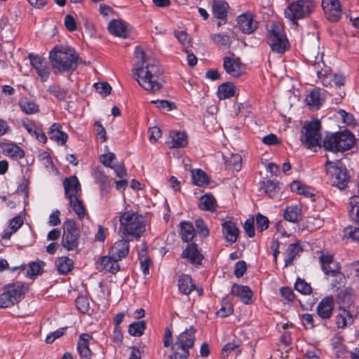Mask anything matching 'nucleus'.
Wrapping results in <instances>:
<instances>
[{
  "instance_id": "nucleus-45",
  "label": "nucleus",
  "mask_w": 359,
  "mask_h": 359,
  "mask_svg": "<svg viewBox=\"0 0 359 359\" xmlns=\"http://www.w3.org/2000/svg\"><path fill=\"white\" fill-rule=\"evenodd\" d=\"M348 214L353 220L359 224V196L350 198Z\"/></svg>"
},
{
  "instance_id": "nucleus-42",
  "label": "nucleus",
  "mask_w": 359,
  "mask_h": 359,
  "mask_svg": "<svg viewBox=\"0 0 359 359\" xmlns=\"http://www.w3.org/2000/svg\"><path fill=\"white\" fill-rule=\"evenodd\" d=\"M19 106L21 110L27 114H33L39 111V105L32 100L22 98L19 101Z\"/></svg>"
},
{
  "instance_id": "nucleus-41",
  "label": "nucleus",
  "mask_w": 359,
  "mask_h": 359,
  "mask_svg": "<svg viewBox=\"0 0 359 359\" xmlns=\"http://www.w3.org/2000/svg\"><path fill=\"white\" fill-rule=\"evenodd\" d=\"M180 235L184 242L191 241L195 236V229L190 222H183L180 223Z\"/></svg>"
},
{
  "instance_id": "nucleus-60",
  "label": "nucleus",
  "mask_w": 359,
  "mask_h": 359,
  "mask_svg": "<svg viewBox=\"0 0 359 359\" xmlns=\"http://www.w3.org/2000/svg\"><path fill=\"white\" fill-rule=\"evenodd\" d=\"M151 103L155 104L156 106L162 109H167L168 111H171L172 109L175 108V105L172 102H170L167 100H152Z\"/></svg>"
},
{
  "instance_id": "nucleus-64",
  "label": "nucleus",
  "mask_w": 359,
  "mask_h": 359,
  "mask_svg": "<svg viewBox=\"0 0 359 359\" xmlns=\"http://www.w3.org/2000/svg\"><path fill=\"white\" fill-rule=\"evenodd\" d=\"M76 305L77 309L82 313H85L88 311V303L85 297H79L76 300Z\"/></svg>"
},
{
  "instance_id": "nucleus-3",
  "label": "nucleus",
  "mask_w": 359,
  "mask_h": 359,
  "mask_svg": "<svg viewBox=\"0 0 359 359\" xmlns=\"http://www.w3.org/2000/svg\"><path fill=\"white\" fill-rule=\"evenodd\" d=\"M49 59L54 72H73L78 65L79 56L76 52L65 46H56L49 53Z\"/></svg>"
},
{
  "instance_id": "nucleus-31",
  "label": "nucleus",
  "mask_w": 359,
  "mask_h": 359,
  "mask_svg": "<svg viewBox=\"0 0 359 359\" xmlns=\"http://www.w3.org/2000/svg\"><path fill=\"white\" fill-rule=\"evenodd\" d=\"M170 148H183L188 144L187 135L184 132L175 131L170 133Z\"/></svg>"
},
{
  "instance_id": "nucleus-50",
  "label": "nucleus",
  "mask_w": 359,
  "mask_h": 359,
  "mask_svg": "<svg viewBox=\"0 0 359 359\" xmlns=\"http://www.w3.org/2000/svg\"><path fill=\"white\" fill-rule=\"evenodd\" d=\"M210 38L214 43L217 46L229 47L231 43V37L227 34H213Z\"/></svg>"
},
{
  "instance_id": "nucleus-38",
  "label": "nucleus",
  "mask_w": 359,
  "mask_h": 359,
  "mask_svg": "<svg viewBox=\"0 0 359 359\" xmlns=\"http://www.w3.org/2000/svg\"><path fill=\"white\" fill-rule=\"evenodd\" d=\"M236 93V86L231 83H224L219 86L217 95L220 100L233 97Z\"/></svg>"
},
{
  "instance_id": "nucleus-52",
  "label": "nucleus",
  "mask_w": 359,
  "mask_h": 359,
  "mask_svg": "<svg viewBox=\"0 0 359 359\" xmlns=\"http://www.w3.org/2000/svg\"><path fill=\"white\" fill-rule=\"evenodd\" d=\"M48 91L60 100H64L69 97L68 91L57 86H49Z\"/></svg>"
},
{
  "instance_id": "nucleus-57",
  "label": "nucleus",
  "mask_w": 359,
  "mask_h": 359,
  "mask_svg": "<svg viewBox=\"0 0 359 359\" xmlns=\"http://www.w3.org/2000/svg\"><path fill=\"white\" fill-rule=\"evenodd\" d=\"M277 185L271 180H266L263 182L262 189L264 192L272 198L274 196L276 191Z\"/></svg>"
},
{
  "instance_id": "nucleus-5",
  "label": "nucleus",
  "mask_w": 359,
  "mask_h": 359,
  "mask_svg": "<svg viewBox=\"0 0 359 359\" xmlns=\"http://www.w3.org/2000/svg\"><path fill=\"white\" fill-rule=\"evenodd\" d=\"M320 129V121L317 119L304 123L302 128L300 140L307 149L316 151L317 147H322Z\"/></svg>"
},
{
  "instance_id": "nucleus-33",
  "label": "nucleus",
  "mask_w": 359,
  "mask_h": 359,
  "mask_svg": "<svg viewBox=\"0 0 359 359\" xmlns=\"http://www.w3.org/2000/svg\"><path fill=\"white\" fill-rule=\"evenodd\" d=\"M223 158L226 168L235 171H239L241 170L242 157L240 154H229V155H224Z\"/></svg>"
},
{
  "instance_id": "nucleus-20",
  "label": "nucleus",
  "mask_w": 359,
  "mask_h": 359,
  "mask_svg": "<svg viewBox=\"0 0 359 359\" xmlns=\"http://www.w3.org/2000/svg\"><path fill=\"white\" fill-rule=\"evenodd\" d=\"M231 293L238 297L245 304H251L253 302V292L248 286L233 284L231 287Z\"/></svg>"
},
{
  "instance_id": "nucleus-26",
  "label": "nucleus",
  "mask_w": 359,
  "mask_h": 359,
  "mask_svg": "<svg viewBox=\"0 0 359 359\" xmlns=\"http://www.w3.org/2000/svg\"><path fill=\"white\" fill-rule=\"evenodd\" d=\"M48 133L50 140L62 145L65 144L68 139L67 134L62 130V126L57 123H53L50 127Z\"/></svg>"
},
{
  "instance_id": "nucleus-10",
  "label": "nucleus",
  "mask_w": 359,
  "mask_h": 359,
  "mask_svg": "<svg viewBox=\"0 0 359 359\" xmlns=\"http://www.w3.org/2000/svg\"><path fill=\"white\" fill-rule=\"evenodd\" d=\"M80 238V231L73 219H67L64 223V232L62 243L68 250L77 248Z\"/></svg>"
},
{
  "instance_id": "nucleus-24",
  "label": "nucleus",
  "mask_w": 359,
  "mask_h": 359,
  "mask_svg": "<svg viewBox=\"0 0 359 359\" xmlns=\"http://www.w3.org/2000/svg\"><path fill=\"white\" fill-rule=\"evenodd\" d=\"M182 256L193 264H201L203 259V255L199 252L197 245L194 243L188 245L182 252Z\"/></svg>"
},
{
  "instance_id": "nucleus-23",
  "label": "nucleus",
  "mask_w": 359,
  "mask_h": 359,
  "mask_svg": "<svg viewBox=\"0 0 359 359\" xmlns=\"http://www.w3.org/2000/svg\"><path fill=\"white\" fill-rule=\"evenodd\" d=\"M108 29L111 34L124 39L127 38L130 34L128 25L121 20H111L109 23Z\"/></svg>"
},
{
  "instance_id": "nucleus-47",
  "label": "nucleus",
  "mask_w": 359,
  "mask_h": 359,
  "mask_svg": "<svg viewBox=\"0 0 359 359\" xmlns=\"http://www.w3.org/2000/svg\"><path fill=\"white\" fill-rule=\"evenodd\" d=\"M301 248L297 244H290L288 245L286 250V257L285 259V266L287 267L292 264L295 257L300 252Z\"/></svg>"
},
{
  "instance_id": "nucleus-15",
  "label": "nucleus",
  "mask_w": 359,
  "mask_h": 359,
  "mask_svg": "<svg viewBox=\"0 0 359 359\" xmlns=\"http://www.w3.org/2000/svg\"><path fill=\"white\" fill-rule=\"evenodd\" d=\"M322 7L328 20L338 21L341 15L339 0H322Z\"/></svg>"
},
{
  "instance_id": "nucleus-14",
  "label": "nucleus",
  "mask_w": 359,
  "mask_h": 359,
  "mask_svg": "<svg viewBox=\"0 0 359 359\" xmlns=\"http://www.w3.org/2000/svg\"><path fill=\"white\" fill-rule=\"evenodd\" d=\"M29 58L30 59L31 65L36 71L41 81L42 82L46 81L49 77L50 70L46 60L32 53L29 55Z\"/></svg>"
},
{
  "instance_id": "nucleus-13",
  "label": "nucleus",
  "mask_w": 359,
  "mask_h": 359,
  "mask_svg": "<svg viewBox=\"0 0 359 359\" xmlns=\"http://www.w3.org/2000/svg\"><path fill=\"white\" fill-rule=\"evenodd\" d=\"M223 67L225 72L233 78H239L245 73V65L234 55L224 57Z\"/></svg>"
},
{
  "instance_id": "nucleus-49",
  "label": "nucleus",
  "mask_w": 359,
  "mask_h": 359,
  "mask_svg": "<svg viewBox=\"0 0 359 359\" xmlns=\"http://www.w3.org/2000/svg\"><path fill=\"white\" fill-rule=\"evenodd\" d=\"M174 35L177 39L178 41L182 44L184 50L191 47V38L185 31H175Z\"/></svg>"
},
{
  "instance_id": "nucleus-39",
  "label": "nucleus",
  "mask_w": 359,
  "mask_h": 359,
  "mask_svg": "<svg viewBox=\"0 0 359 359\" xmlns=\"http://www.w3.org/2000/svg\"><path fill=\"white\" fill-rule=\"evenodd\" d=\"M323 147L327 151L341 152L340 148L338 147V140L336 133L327 135L323 141Z\"/></svg>"
},
{
  "instance_id": "nucleus-55",
  "label": "nucleus",
  "mask_w": 359,
  "mask_h": 359,
  "mask_svg": "<svg viewBox=\"0 0 359 359\" xmlns=\"http://www.w3.org/2000/svg\"><path fill=\"white\" fill-rule=\"evenodd\" d=\"M45 263L42 261L34 262L29 264V270L27 273L29 276H36L42 272Z\"/></svg>"
},
{
  "instance_id": "nucleus-18",
  "label": "nucleus",
  "mask_w": 359,
  "mask_h": 359,
  "mask_svg": "<svg viewBox=\"0 0 359 359\" xmlns=\"http://www.w3.org/2000/svg\"><path fill=\"white\" fill-rule=\"evenodd\" d=\"M97 269L101 272L115 274L119 271L118 262L111 255L104 256L97 262Z\"/></svg>"
},
{
  "instance_id": "nucleus-51",
  "label": "nucleus",
  "mask_w": 359,
  "mask_h": 359,
  "mask_svg": "<svg viewBox=\"0 0 359 359\" xmlns=\"http://www.w3.org/2000/svg\"><path fill=\"white\" fill-rule=\"evenodd\" d=\"M233 309L232 304L228 300L227 298H224L222 301L221 309L217 311V315L221 318L227 317L233 313Z\"/></svg>"
},
{
  "instance_id": "nucleus-7",
  "label": "nucleus",
  "mask_w": 359,
  "mask_h": 359,
  "mask_svg": "<svg viewBox=\"0 0 359 359\" xmlns=\"http://www.w3.org/2000/svg\"><path fill=\"white\" fill-rule=\"evenodd\" d=\"M326 173L330 176L332 185L341 189L346 187L350 176L345 166L339 161L327 160L325 163Z\"/></svg>"
},
{
  "instance_id": "nucleus-37",
  "label": "nucleus",
  "mask_w": 359,
  "mask_h": 359,
  "mask_svg": "<svg viewBox=\"0 0 359 359\" xmlns=\"http://www.w3.org/2000/svg\"><path fill=\"white\" fill-rule=\"evenodd\" d=\"M335 322L338 328L343 329L351 325L353 322V319L349 311L342 309L336 316Z\"/></svg>"
},
{
  "instance_id": "nucleus-43",
  "label": "nucleus",
  "mask_w": 359,
  "mask_h": 359,
  "mask_svg": "<svg viewBox=\"0 0 359 359\" xmlns=\"http://www.w3.org/2000/svg\"><path fill=\"white\" fill-rule=\"evenodd\" d=\"M198 206L202 210L212 212L217 207L216 201L212 196L206 194L201 197Z\"/></svg>"
},
{
  "instance_id": "nucleus-58",
  "label": "nucleus",
  "mask_w": 359,
  "mask_h": 359,
  "mask_svg": "<svg viewBox=\"0 0 359 359\" xmlns=\"http://www.w3.org/2000/svg\"><path fill=\"white\" fill-rule=\"evenodd\" d=\"M139 259L140 262L141 269L144 274L149 273V269L151 264V260L146 255L139 253Z\"/></svg>"
},
{
  "instance_id": "nucleus-40",
  "label": "nucleus",
  "mask_w": 359,
  "mask_h": 359,
  "mask_svg": "<svg viewBox=\"0 0 359 359\" xmlns=\"http://www.w3.org/2000/svg\"><path fill=\"white\" fill-rule=\"evenodd\" d=\"M284 218L290 222H298L302 218L301 209L297 205L287 207L284 212Z\"/></svg>"
},
{
  "instance_id": "nucleus-2",
  "label": "nucleus",
  "mask_w": 359,
  "mask_h": 359,
  "mask_svg": "<svg viewBox=\"0 0 359 359\" xmlns=\"http://www.w3.org/2000/svg\"><path fill=\"white\" fill-rule=\"evenodd\" d=\"M119 222V231L122 237L139 239L146 231L147 220L143 215L128 210L120 215Z\"/></svg>"
},
{
  "instance_id": "nucleus-54",
  "label": "nucleus",
  "mask_w": 359,
  "mask_h": 359,
  "mask_svg": "<svg viewBox=\"0 0 359 359\" xmlns=\"http://www.w3.org/2000/svg\"><path fill=\"white\" fill-rule=\"evenodd\" d=\"M294 287L298 292L304 294H309L312 291L310 285L299 278L297 279Z\"/></svg>"
},
{
  "instance_id": "nucleus-34",
  "label": "nucleus",
  "mask_w": 359,
  "mask_h": 359,
  "mask_svg": "<svg viewBox=\"0 0 359 359\" xmlns=\"http://www.w3.org/2000/svg\"><path fill=\"white\" fill-rule=\"evenodd\" d=\"M55 265L59 273L65 275L72 270L74 262L67 257H61L57 259Z\"/></svg>"
},
{
  "instance_id": "nucleus-6",
  "label": "nucleus",
  "mask_w": 359,
  "mask_h": 359,
  "mask_svg": "<svg viewBox=\"0 0 359 359\" xmlns=\"http://www.w3.org/2000/svg\"><path fill=\"white\" fill-rule=\"evenodd\" d=\"M313 0H297L290 3L285 10V15L290 20H297L308 18L315 10Z\"/></svg>"
},
{
  "instance_id": "nucleus-19",
  "label": "nucleus",
  "mask_w": 359,
  "mask_h": 359,
  "mask_svg": "<svg viewBox=\"0 0 359 359\" xmlns=\"http://www.w3.org/2000/svg\"><path fill=\"white\" fill-rule=\"evenodd\" d=\"M121 240L116 242L109 250V254L118 262L123 258H125L129 252V243L130 238L122 237Z\"/></svg>"
},
{
  "instance_id": "nucleus-28",
  "label": "nucleus",
  "mask_w": 359,
  "mask_h": 359,
  "mask_svg": "<svg viewBox=\"0 0 359 359\" xmlns=\"http://www.w3.org/2000/svg\"><path fill=\"white\" fill-rule=\"evenodd\" d=\"M338 140V147L341 151L350 149L354 144L353 135L348 132L336 133Z\"/></svg>"
},
{
  "instance_id": "nucleus-27",
  "label": "nucleus",
  "mask_w": 359,
  "mask_h": 359,
  "mask_svg": "<svg viewBox=\"0 0 359 359\" xmlns=\"http://www.w3.org/2000/svg\"><path fill=\"white\" fill-rule=\"evenodd\" d=\"M223 233L226 240L231 243H233L237 241L239 230L235 223L231 221H226L222 223Z\"/></svg>"
},
{
  "instance_id": "nucleus-32",
  "label": "nucleus",
  "mask_w": 359,
  "mask_h": 359,
  "mask_svg": "<svg viewBox=\"0 0 359 359\" xmlns=\"http://www.w3.org/2000/svg\"><path fill=\"white\" fill-rule=\"evenodd\" d=\"M178 288L184 294H189L194 289L195 285L190 276L182 274L178 279Z\"/></svg>"
},
{
  "instance_id": "nucleus-36",
  "label": "nucleus",
  "mask_w": 359,
  "mask_h": 359,
  "mask_svg": "<svg viewBox=\"0 0 359 359\" xmlns=\"http://www.w3.org/2000/svg\"><path fill=\"white\" fill-rule=\"evenodd\" d=\"M23 224V219L20 216H16L10 220L9 229L6 230L2 235L3 239L8 240L13 233H15Z\"/></svg>"
},
{
  "instance_id": "nucleus-59",
  "label": "nucleus",
  "mask_w": 359,
  "mask_h": 359,
  "mask_svg": "<svg viewBox=\"0 0 359 359\" xmlns=\"http://www.w3.org/2000/svg\"><path fill=\"white\" fill-rule=\"evenodd\" d=\"M97 92L104 96L110 94L111 87L108 83H96L94 85Z\"/></svg>"
},
{
  "instance_id": "nucleus-61",
  "label": "nucleus",
  "mask_w": 359,
  "mask_h": 359,
  "mask_svg": "<svg viewBox=\"0 0 359 359\" xmlns=\"http://www.w3.org/2000/svg\"><path fill=\"white\" fill-rule=\"evenodd\" d=\"M65 330L66 327H62L53 332L50 333L46 338V342L47 344L53 343L56 339L60 338L64 335Z\"/></svg>"
},
{
  "instance_id": "nucleus-29",
  "label": "nucleus",
  "mask_w": 359,
  "mask_h": 359,
  "mask_svg": "<svg viewBox=\"0 0 359 359\" xmlns=\"http://www.w3.org/2000/svg\"><path fill=\"white\" fill-rule=\"evenodd\" d=\"M68 200L71 209L79 219H83L85 217L88 216L83 202L81 200V196L70 198Z\"/></svg>"
},
{
  "instance_id": "nucleus-56",
  "label": "nucleus",
  "mask_w": 359,
  "mask_h": 359,
  "mask_svg": "<svg viewBox=\"0 0 359 359\" xmlns=\"http://www.w3.org/2000/svg\"><path fill=\"white\" fill-rule=\"evenodd\" d=\"M269 224V219L262 215L260 213H258L256 216V225L258 231L262 232L263 231L268 229Z\"/></svg>"
},
{
  "instance_id": "nucleus-4",
  "label": "nucleus",
  "mask_w": 359,
  "mask_h": 359,
  "mask_svg": "<svg viewBox=\"0 0 359 359\" xmlns=\"http://www.w3.org/2000/svg\"><path fill=\"white\" fill-rule=\"evenodd\" d=\"M195 330L191 327L182 332L171 347L170 359H187L194 344Z\"/></svg>"
},
{
  "instance_id": "nucleus-46",
  "label": "nucleus",
  "mask_w": 359,
  "mask_h": 359,
  "mask_svg": "<svg viewBox=\"0 0 359 359\" xmlns=\"http://www.w3.org/2000/svg\"><path fill=\"white\" fill-rule=\"evenodd\" d=\"M322 101L323 100L318 89L313 90L306 97V102L307 104L315 109L318 108V107L321 104Z\"/></svg>"
},
{
  "instance_id": "nucleus-53",
  "label": "nucleus",
  "mask_w": 359,
  "mask_h": 359,
  "mask_svg": "<svg viewBox=\"0 0 359 359\" xmlns=\"http://www.w3.org/2000/svg\"><path fill=\"white\" fill-rule=\"evenodd\" d=\"M290 188L292 191L302 194L306 197H309L312 195L309 190L299 181L292 182L290 184Z\"/></svg>"
},
{
  "instance_id": "nucleus-21",
  "label": "nucleus",
  "mask_w": 359,
  "mask_h": 359,
  "mask_svg": "<svg viewBox=\"0 0 359 359\" xmlns=\"http://www.w3.org/2000/svg\"><path fill=\"white\" fill-rule=\"evenodd\" d=\"M0 153L14 159H20L25 156L23 149L13 142H0Z\"/></svg>"
},
{
  "instance_id": "nucleus-22",
  "label": "nucleus",
  "mask_w": 359,
  "mask_h": 359,
  "mask_svg": "<svg viewBox=\"0 0 359 359\" xmlns=\"http://www.w3.org/2000/svg\"><path fill=\"white\" fill-rule=\"evenodd\" d=\"M334 299L332 297L323 298L318 304L316 309L318 316L322 319L330 318L334 309Z\"/></svg>"
},
{
  "instance_id": "nucleus-63",
  "label": "nucleus",
  "mask_w": 359,
  "mask_h": 359,
  "mask_svg": "<svg viewBox=\"0 0 359 359\" xmlns=\"http://www.w3.org/2000/svg\"><path fill=\"white\" fill-rule=\"evenodd\" d=\"M254 223H255L254 219L250 218V219H248L244 224L245 231L248 234V236L251 238L255 236Z\"/></svg>"
},
{
  "instance_id": "nucleus-1",
  "label": "nucleus",
  "mask_w": 359,
  "mask_h": 359,
  "mask_svg": "<svg viewBox=\"0 0 359 359\" xmlns=\"http://www.w3.org/2000/svg\"><path fill=\"white\" fill-rule=\"evenodd\" d=\"M134 54L137 62L133 72L139 85L151 93L160 91L163 88V79L158 63L147 57L140 46L136 47Z\"/></svg>"
},
{
  "instance_id": "nucleus-17",
  "label": "nucleus",
  "mask_w": 359,
  "mask_h": 359,
  "mask_svg": "<svg viewBox=\"0 0 359 359\" xmlns=\"http://www.w3.org/2000/svg\"><path fill=\"white\" fill-rule=\"evenodd\" d=\"M237 23L240 30L245 34H251L257 28V22L250 13H245L239 15L237 18Z\"/></svg>"
},
{
  "instance_id": "nucleus-44",
  "label": "nucleus",
  "mask_w": 359,
  "mask_h": 359,
  "mask_svg": "<svg viewBox=\"0 0 359 359\" xmlns=\"http://www.w3.org/2000/svg\"><path fill=\"white\" fill-rule=\"evenodd\" d=\"M192 180L198 187L206 186L210 182L208 176L201 169L192 170Z\"/></svg>"
},
{
  "instance_id": "nucleus-30",
  "label": "nucleus",
  "mask_w": 359,
  "mask_h": 359,
  "mask_svg": "<svg viewBox=\"0 0 359 359\" xmlns=\"http://www.w3.org/2000/svg\"><path fill=\"white\" fill-rule=\"evenodd\" d=\"M229 8L228 4L223 0H214L212 3V13L214 16L219 20H226L227 11Z\"/></svg>"
},
{
  "instance_id": "nucleus-48",
  "label": "nucleus",
  "mask_w": 359,
  "mask_h": 359,
  "mask_svg": "<svg viewBox=\"0 0 359 359\" xmlns=\"http://www.w3.org/2000/svg\"><path fill=\"white\" fill-rule=\"evenodd\" d=\"M145 329L146 323L144 321L134 322L129 325L128 332L132 336L140 337L143 334Z\"/></svg>"
},
{
  "instance_id": "nucleus-11",
  "label": "nucleus",
  "mask_w": 359,
  "mask_h": 359,
  "mask_svg": "<svg viewBox=\"0 0 359 359\" xmlns=\"http://www.w3.org/2000/svg\"><path fill=\"white\" fill-rule=\"evenodd\" d=\"M323 53H318L317 55H315V53L310 54L309 60L313 67L318 77L321 79L322 83L324 86L327 87L330 86L331 83L330 81H326V78L328 75H330L331 72L330 67L325 65L323 60Z\"/></svg>"
},
{
  "instance_id": "nucleus-9",
  "label": "nucleus",
  "mask_w": 359,
  "mask_h": 359,
  "mask_svg": "<svg viewBox=\"0 0 359 359\" xmlns=\"http://www.w3.org/2000/svg\"><path fill=\"white\" fill-rule=\"evenodd\" d=\"M268 43L273 52L280 54H283L289 48L290 44L281 24L271 25L269 30Z\"/></svg>"
},
{
  "instance_id": "nucleus-8",
  "label": "nucleus",
  "mask_w": 359,
  "mask_h": 359,
  "mask_svg": "<svg viewBox=\"0 0 359 359\" xmlns=\"http://www.w3.org/2000/svg\"><path fill=\"white\" fill-rule=\"evenodd\" d=\"M25 290L20 283L9 284L4 287L0 294V308L7 309L18 304L24 297Z\"/></svg>"
},
{
  "instance_id": "nucleus-16",
  "label": "nucleus",
  "mask_w": 359,
  "mask_h": 359,
  "mask_svg": "<svg viewBox=\"0 0 359 359\" xmlns=\"http://www.w3.org/2000/svg\"><path fill=\"white\" fill-rule=\"evenodd\" d=\"M63 185L67 198L81 196V184L76 176L65 178L63 181Z\"/></svg>"
},
{
  "instance_id": "nucleus-35",
  "label": "nucleus",
  "mask_w": 359,
  "mask_h": 359,
  "mask_svg": "<svg viewBox=\"0 0 359 359\" xmlns=\"http://www.w3.org/2000/svg\"><path fill=\"white\" fill-rule=\"evenodd\" d=\"M23 127L27 130V132L32 136L35 137L39 142L44 144L47 141V137L44 132L37 128L34 123H23Z\"/></svg>"
},
{
  "instance_id": "nucleus-62",
  "label": "nucleus",
  "mask_w": 359,
  "mask_h": 359,
  "mask_svg": "<svg viewBox=\"0 0 359 359\" xmlns=\"http://www.w3.org/2000/svg\"><path fill=\"white\" fill-rule=\"evenodd\" d=\"M247 269L246 263L244 261H239L235 264L234 274L240 278L243 276Z\"/></svg>"
},
{
  "instance_id": "nucleus-25",
  "label": "nucleus",
  "mask_w": 359,
  "mask_h": 359,
  "mask_svg": "<svg viewBox=\"0 0 359 359\" xmlns=\"http://www.w3.org/2000/svg\"><path fill=\"white\" fill-rule=\"evenodd\" d=\"M92 339V336L88 334H81L79 336L77 350L81 357L89 359L92 356V352L89 348V341Z\"/></svg>"
},
{
  "instance_id": "nucleus-12",
  "label": "nucleus",
  "mask_w": 359,
  "mask_h": 359,
  "mask_svg": "<svg viewBox=\"0 0 359 359\" xmlns=\"http://www.w3.org/2000/svg\"><path fill=\"white\" fill-rule=\"evenodd\" d=\"M321 268L326 275L337 276L339 283L342 285L344 281V276L340 272V267L337 262H334L332 255H322L320 257Z\"/></svg>"
}]
</instances>
